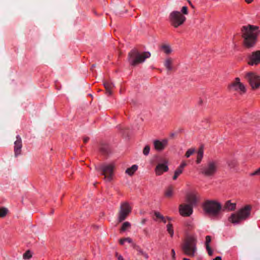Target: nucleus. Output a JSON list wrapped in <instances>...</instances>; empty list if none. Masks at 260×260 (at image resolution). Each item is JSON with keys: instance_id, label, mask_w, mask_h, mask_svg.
<instances>
[{"instance_id": "38", "label": "nucleus", "mask_w": 260, "mask_h": 260, "mask_svg": "<svg viewBox=\"0 0 260 260\" xmlns=\"http://www.w3.org/2000/svg\"><path fill=\"white\" fill-rule=\"evenodd\" d=\"M206 249L209 255H212L213 254V251L210 246H207V247H206Z\"/></svg>"}, {"instance_id": "26", "label": "nucleus", "mask_w": 260, "mask_h": 260, "mask_svg": "<svg viewBox=\"0 0 260 260\" xmlns=\"http://www.w3.org/2000/svg\"><path fill=\"white\" fill-rule=\"evenodd\" d=\"M167 230L170 236L172 237L174 235V230L173 229V225L169 223L167 225Z\"/></svg>"}, {"instance_id": "36", "label": "nucleus", "mask_w": 260, "mask_h": 260, "mask_svg": "<svg viewBox=\"0 0 260 260\" xmlns=\"http://www.w3.org/2000/svg\"><path fill=\"white\" fill-rule=\"evenodd\" d=\"M211 241V238L210 236H207L206 237V246L207 247V246H209V243H210Z\"/></svg>"}, {"instance_id": "39", "label": "nucleus", "mask_w": 260, "mask_h": 260, "mask_svg": "<svg viewBox=\"0 0 260 260\" xmlns=\"http://www.w3.org/2000/svg\"><path fill=\"white\" fill-rule=\"evenodd\" d=\"M143 231L144 234L147 237H150V234L149 233V231L147 229H146V228L144 229Z\"/></svg>"}, {"instance_id": "22", "label": "nucleus", "mask_w": 260, "mask_h": 260, "mask_svg": "<svg viewBox=\"0 0 260 260\" xmlns=\"http://www.w3.org/2000/svg\"><path fill=\"white\" fill-rule=\"evenodd\" d=\"M133 246L138 252L139 254L143 255L146 259L148 258L147 253L144 252L139 246L133 243Z\"/></svg>"}, {"instance_id": "16", "label": "nucleus", "mask_w": 260, "mask_h": 260, "mask_svg": "<svg viewBox=\"0 0 260 260\" xmlns=\"http://www.w3.org/2000/svg\"><path fill=\"white\" fill-rule=\"evenodd\" d=\"M154 146L155 149L157 151L163 150L167 146L168 143L167 140H163L162 141L159 140H155L154 141Z\"/></svg>"}, {"instance_id": "53", "label": "nucleus", "mask_w": 260, "mask_h": 260, "mask_svg": "<svg viewBox=\"0 0 260 260\" xmlns=\"http://www.w3.org/2000/svg\"><path fill=\"white\" fill-rule=\"evenodd\" d=\"M167 219H168V220L169 221H170L171 220V218L169 217H167Z\"/></svg>"}, {"instance_id": "35", "label": "nucleus", "mask_w": 260, "mask_h": 260, "mask_svg": "<svg viewBox=\"0 0 260 260\" xmlns=\"http://www.w3.org/2000/svg\"><path fill=\"white\" fill-rule=\"evenodd\" d=\"M181 12L184 15L188 14V8L186 6H183L181 9Z\"/></svg>"}, {"instance_id": "24", "label": "nucleus", "mask_w": 260, "mask_h": 260, "mask_svg": "<svg viewBox=\"0 0 260 260\" xmlns=\"http://www.w3.org/2000/svg\"><path fill=\"white\" fill-rule=\"evenodd\" d=\"M138 169V166L136 165H133L131 168L127 169L125 171V173L129 175H132Z\"/></svg>"}, {"instance_id": "28", "label": "nucleus", "mask_w": 260, "mask_h": 260, "mask_svg": "<svg viewBox=\"0 0 260 260\" xmlns=\"http://www.w3.org/2000/svg\"><path fill=\"white\" fill-rule=\"evenodd\" d=\"M8 212V210L4 207L0 208V217L3 218L6 216Z\"/></svg>"}, {"instance_id": "52", "label": "nucleus", "mask_w": 260, "mask_h": 260, "mask_svg": "<svg viewBox=\"0 0 260 260\" xmlns=\"http://www.w3.org/2000/svg\"><path fill=\"white\" fill-rule=\"evenodd\" d=\"M188 3H189V5H190L192 7H193V5H192V4H191V2H190V1H188Z\"/></svg>"}, {"instance_id": "30", "label": "nucleus", "mask_w": 260, "mask_h": 260, "mask_svg": "<svg viewBox=\"0 0 260 260\" xmlns=\"http://www.w3.org/2000/svg\"><path fill=\"white\" fill-rule=\"evenodd\" d=\"M127 242L129 243H132V239L128 237V238H124L121 239L119 240V243L121 245H123L124 242Z\"/></svg>"}, {"instance_id": "33", "label": "nucleus", "mask_w": 260, "mask_h": 260, "mask_svg": "<svg viewBox=\"0 0 260 260\" xmlns=\"http://www.w3.org/2000/svg\"><path fill=\"white\" fill-rule=\"evenodd\" d=\"M32 256L30 251L29 250L25 252L23 255V257L24 259H29Z\"/></svg>"}, {"instance_id": "31", "label": "nucleus", "mask_w": 260, "mask_h": 260, "mask_svg": "<svg viewBox=\"0 0 260 260\" xmlns=\"http://www.w3.org/2000/svg\"><path fill=\"white\" fill-rule=\"evenodd\" d=\"M130 226H131V224H130L129 222H128L127 221L124 222L122 224V225L121 228V231H123V232L125 231V230H126Z\"/></svg>"}, {"instance_id": "9", "label": "nucleus", "mask_w": 260, "mask_h": 260, "mask_svg": "<svg viewBox=\"0 0 260 260\" xmlns=\"http://www.w3.org/2000/svg\"><path fill=\"white\" fill-rule=\"evenodd\" d=\"M251 88L253 90L258 88L260 86V76L253 72H248L245 75Z\"/></svg>"}, {"instance_id": "27", "label": "nucleus", "mask_w": 260, "mask_h": 260, "mask_svg": "<svg viewBox=\"0 0 260 260\" xmlns=\"http://www.w3.org/2000/svg\"><path fill=\"white\" fill-rule=\"evenodd\" d=\"M173 188L172 186L168 188L165 192V196L167 197L170 198L173 196Z\"/></svg>"}, {"instance_id": "14", "label": "nucleus", "mask_w": 260, "mask_h": 260, "mask_svg": "<svg viewBox=\"0 0 260 260\" xmlns=\"http://www.w3.org/2000/svg\"><path fill=\"white\" fill-rule=\"evenodd\" d=\"M14 154L16 157L21 154L22 147V140L19 135L16 136V140L14 142Z\"/></svg>"}, {"instance_id": "49", "label": "nucleus", "mask_w": 260, "mask_h": 260, "mask_svg": "<svg viewBox=\"0 0 260 260\" xmlns=\"http://www.w3.org/2000/svg\"><path fill=\"white\" fill-rule=\"evenodd\" d=\"M172 256L173 257H174L175 256V251L174 249H172Z\"/></svg>"}, {"instance_id": "13", "label": "nucleus", "mask_w": 260, "mask_h": 260, "mask_svg": "<svg viewBox=\"0 0 260 260\" xmlns=\"http://www.w3.org/2000/svg\"><path fill=\"white\" fill-rule=\"evenodd\" d=\"M249 65H257L260 63V50L254 51L248 57Z\"/></svg>"}, {"instance_id": "3", "label": "nucleus", "mask_w": 260, "mask_h": 260, "mask_svg": "<svg viewBox=\"0 0 260 260\" xmlns=\"http://www.w3.org/2000/svg\"><path fill=\"white\" fill-rule=\"evenodd\" d=\"M182 249L187 256H194L197 251V239L193 237H188L182 245Z\"/></svg>"}, {"instance_id": "19", "label": "nucleus", "mask_w": 260, "mask_h": 260, "mask_svg": "<svg viewBox=\"0 0 260 260\" xmlns=\"http://www.w3.org/2000/svg\"><path fill=\"white\" fill-rule=\"evenodd\" d=\"M104 86L106 89V93L108 95L112 94V89L114 87L113 83L110 81H105L104 83Z\"/></svg>"}, {"instance_id": "23", "label": "nucleus", "mask_w": 260, "mask_h": 260, "mask_svg": "<svg viewBox=\"0 0 260 260\" xmlns=\"http://www.w3.org/2000/svg\"><path fill=\"white\" fill-rule=\"evenodd\" d=\"M203 153H204V150H203V147L201 146L198 151L197 153V163L200 164L201 161V160L203 156Z\"/></svg>"}, {"instance_id": "48", "label": "nucleus", "mask_w": 260, "mask_h": 260, "mask_svg": "<svg viewBox=\"0 0 260 260\" xmlns=\"http://www.w3.org/2000/svg\"><path fill=\"white\" fill-rule=\"evenodd\" d=\"M213 260H221V257L220 256H217Z\"/></svg>"}, {"instance_id": "5", "label": "nucleus", "mask_w": 260, "mask_h": 260, "mask_svg": "<svg viewBox=\"0 0 260 260\" xmlns=\"http://www.w3.org/2000/svg\"><path fill=\"white\" fill-rule=\"evenodd\" d=\"M251 207L246 205L236 213H233L229 218V221L233 223H238L241 220L247 218L250 214Z\"/></svg>"}, {"instance_id": "6", "label": "nucleus", "mask_w": 260, "mask_h": 260, "mask_svg": "<svg viewBox=\"0 0 260 260\" xmlns=\"http://www.w3.org/2000/svg\"><path fill=\"white\" fill-rule=\"evenodd\" d=\"M218 167L217 161L210 160L201 169V173L206 177H212L216 174Z\"/></svg>"}, {"instance_id": "29", "label": "nucleus", "mask_w": 260, "mask_h": 260, "mask_svg": "<svg viewBox=\"0 0 260 260\" xmlns=\"http://www.w3.org/2000/svg\"><path fill=\"white\" fill-rule=\"evenodd\" d=\"M164 52L167 54H170L172 52V49L169 46L164 45L161 47Z\"/></svg>"}, {"instance_id": "47", "label": "nucleus", "mask_w": 260, "mask_h": 260, "mask_svg": "<svg viewBox=\"0 0 260 260\" xmlns=\"http://www.w3.org/2000/svg\"><path fill=\"white\" fill-rule=\"evenodd\" d=\"M161 220L163 222L166 223L167 222V217L163 216V218H161Z\"/></svg>"}, {"instance_id": "32", "label": "nucleus", "mask_w": 260, "mask_h": 260, "mask_svg": "<svg viewBox=\"0 0 260 260\" xmlns=\"http://www.w3.org/2000/svg\"><path fill=\"white\" fill-rule=\"evenodd\" d=\"M195 152V149L193 148L189 149L185 153V157L188 158L191 155H192Z\"/></svg>"}, {"instance_id": "56", "label": "nucleus", "mask_w": 260, "mask_h": 260, "mask_svg": "<svg viewBox=\"0 0 260 260\" xmlns=\"http://www.w3.org/2000/svg\"><path fill=\"white\" fill-rule=\"evenodd\" d=\"M123 260H124V259Z\"/></svg>"}, {"instance_id": "50", "label": "nucleus", "mask_w": 260, "mask_h": 260, "mask_svg": "<svg viewBox=\"0 0 260 260\" xmlns=\"http://www.w3.org/2000/svg\"><path fill=\"white\" fill-rule=\"evenodd\" d=\"M252 1L253 0H245V2L248 4L251 3Z\"/></svg>"}, {"instance_id": "18", "label": "nucleus", "mask_w": 260, "mask_h": 260, "mask_svg": "<svg viewBox=\"0 0 260 260\" xmlns=\"http://www.w3.org/2000/svg\"><path fill=\"white\" fill-rule=\"evenodd\" d=\"M186 200L188 202V204L191 205L192 207L197 203V197L194 194H188L186 197Z\"/></svg>"}, {"instance_id": "43", "label": "nucleus", "mask_w": 260, "mask_h": 260, "mask_svg": "<svg viewBox=\"0 0 260 260\" xmlns=\"http://www.w3.org/2000/svg\"><path fill=\"white\" fill-rule=\"evenodd\" d=\"M116 256L117 257L118 260H123V258L122 256L120 255H118V253H116Z\"/></svg>"}, {"instance_id": "7", "label": "nucleus", "mask_w": 260, "mask_h": 260, "mask_svg": "<svg viewBox=\"0 0 260 260\" xmlns=\"http://www.w3.org/2000/svg\"><path fill=\"white\" fill-rule=\"evenodd\" d=\"M114 166L112 164H103L99 166L98 170L101 172V174L104 175V179L110 182L112 179Z\"/></svg>"}, {"instance_id": "10", "label": "nucleus", "mask_w": 260, "mask_h": 260, "mask_svg": "<svg viewBox=\"0 0 260 260\" xmlns=\"http://www.w3.org/2000/svg\"><path fill=\"white\" fill-rule=\"evenodd\" d=\"M132 208L127 202H123L121 204L118 215V220L121 222L127 217L131 213Z\"/></svg>"}, {"instance_id": "15", "label": "nucleus", "mask_w": 260, "mask_h": 260, "mask_svg": "<svg viewBox=\"0 0 260 260\" xmlns=\"http://www.w3.org/2000/svg\"><path fill=\"white\" fill-rule=\"evenodd\" d=\"M169 170L168 166L165 164H158L155 169V172L156 175L159 176L164 172H167Z\"/></svg>"}, {"instance_id": "25", "label": "nucleus", "mask_w": 260, "mask_h": 260, "mask_svg": "<svg viewBox=\"0 0 260 260\" xmlns=\"http://www.w3.org/2000/svg\"><path fill=\"white\" fill-rule=\"evenodd\" d=\"M227 164L230 169L234 168L237 165V162L235 159H229L227 160Z\"/></svg>"}, {"instance_id": "17", "label": "nucleus", "mask_w": 260, "mask_h": 260, "mask_svg": "<svg viewBox=\"0 0 260 260\" xmlns=\"http://www.w3.org/2000/svg\"><path fill=\"white\" fill-rule=\"evenodd\" d=\"M173 59L170 57L166 58L165 60L164 65L166 68L168 73L175 70V68L173 66Z\"/></svg>"}, {"instance_id": "46", "label": "nucleus", "mask_w": 260, "mask_h": 260, "mask_svg": "<svg viewBox=\"0 0 260 260\" xmlns=\"http://www.w3.org/2000/svg\"><path fill=\"white\" fill-rule=\"evenodd\" d=\"M178 176H179V175H177V174H176V173H174V176H173V179L174 180H176V179L177 178V177H178Z\"/></svg>"}, {"instance_id": "45", "label": "nucleus", "mask_w": 260, "mask_h": 260, "mask_svg": "<svg viewBox=\"0 0 260 260\" xmlns=\"http://www.w3.org/2000/svg\"><path fill=\"white\" fill-rule=\"evenodd\" d=\"M178 176H179V175H177V174H176V173H174V176H173V179L174 180H176V179L177 178V177H178Z\"/></svg>"}, {"instance_id": "55", "label": "nucleus", "mask_w": 260, "mask_h": 260, "mask_svg": "<svg viewBox=\"0 0 260 260\" xmlns=\"http://www.w3.org/2000/svg\"><path fill=\"white\" fill-rule=\"evenodd\" d=\"M95 67V66H94V64H93V65L92 66V68H93V67Z\"/></svg>"}, {"instance_id": "11", "label": "nucleus", "mask_w": 260, "mask_h": 260, "mask_svg": "<svg viewBox=\"0 0 260 260\" xmlns=\"http://www.w3.org/2000/svg\"><path fill=\"white\" fill-rule=\"evenodd\" d=\"M179 211L182 216H189L193 212V207L187 204H182L179 205Z\"/></svg>"}, {"instance_id": "37", "label": "nucleus", "mask_w": 260, "mask_h": 260, "mask_svg": "<svg viewBox=\"0 0 260 260\" xmlns=\"http://www.w3.org/2000/svg\"><path fill=\"white\" fill-rule=\"evenodd\" d=\"M182 171L183 170L181 168L178 167L175 171V173L179 176L182 173Z\"/></svg>"}, {"instance_id": "42", "label": "nucleus", "mask_w": 260, "mask_h": 260, "mask_svg": "<svg viewBox=\"0 0 260 260\" xmlns=\"http://www.w3.org/2000/svg\"><path fill=\"white\" fill-rule=\"evenodd\" d=\"M186 165L187 164L185 161H183L179 167L183 170V168L186 166Z\"/></svg>"}, {"instance_id": "20", "label": "nucleus", "mask_w": 260, "mask_h": 260, "mask_svg": "<svg viewBox=\"0 0 260 260\" xmlns=\"http://www.w3.org/2000/svg\"><path fill=\"white\" fill-rule=\"evenodd\" d=\"M236 207V204L234 203H231V201H228L225 203L224 206V209H226L228 211L235 210Z\"/></svg>"}, {"instance_id": "8", "label": "nucleus", "mask_w": 260, "mask_h": 260, "mask_svg": "<svg viewBox=\"0 0 260 260\" xmlns=\"http://www.w3.org/2000/svg\"><path fill=\"white\" fill-rule=\"evenodd\" d=\"M171 24L175 27L181 25L186 20V18L179 11H173L169 15Z\"/></svg>"}, {"instance_id": "40", "label": "nucleus", "mask_w": 260, "mask_h": 260, "mask_svg": "<svg viewBox=\"0 0 260 260\" xmlns=\"http://www.w3.org/2000/svg\"><path fill=\"white\" fill-rule=\"evenodd\" d=\"M154 214L156 216V218H159V219H161V218H163V216L160 214L159 212H155L154 213Z\"/></svg>"}, {"instance_id": "44", "label": "nucleus", "mask_w": 260, "mask_h": 260, "mask_svg": "<svg viewBox=\"0 0 260 260\" xmlns=\"http://www.w3.org/2000/svg\"><path fill=\"white\" fill-rule=\"evenodd\" d=\"M89 137H85L83 138V142L84 143H86L89 141Z\"/></svg>"}, {"instance_id": "41", "label": "nucleus", "mask_w": 260, "mask_h": 260, "mask_svg": "<svg viewBox=\"0 0 260 260\" xmlns=\"http://www.w3.org/2000/svg\"><path fill=\"white\" fill-rule=\"evenodd\" d=\"M260 174V168H258L256 171H254V172L252 173L250 175L251 176H254V175H257Z\"/></svg>"}, {"instance_id": "54", "label": "nucleus", "mask_w": 260, "mask_h": 260, "mask_svg": "<svg viewBox=\"0 0 260 260\" xmlns=\"http://www.w3.org/2000/svg\"><path fill=\"white\" fill-rule=\"evenodd\" d=\"M183 260H190V259H188V258H184L183 259Z\"/></svg>"}, {"instance_id": "51", "label": "nucleus", "mask_w": 260, "mask_h": 260, "mask_svg": "<svg viewBox=\"0 0 260 260\" xmlns=\"http://www.w3.org/2000/svg\"><path fill=\"white\" fill-rule=\"evenodd\" d=\"M146 219H143L142 220V224H144L146 222Z\"/></svg>"}, {"instance_id": "4", "label": "nucleus", "mask_w": 260, "mask_h": 260, "mask_svg": "<svg viewBox=\"0 0 260 260\" xmlns=\"http://www.w3.org/2000/svg\"><path fill=\"white\" fill-rule=\"evenodd\" d=\"M204 212L212 216H216L220 212L221 206L220 203L215 201H206L203 205Z\"/></svg>"}, {"instance_id": "1", "label": "nucleus", "mask_w": 260, "mask_h": 260, "mask_svg": "<svg viewBox=\"0 0 260 260\" xmlns=\"http://www.w3.org/2000/svg\"><path fill=\"white\" fill-rule=\"evenodd\" d=\"M258 29L257 26L251 25L243 26L242 27V37L244 39V43L246 47H251L255 45L258 34Z\"/></svg>"}, {"instance_id": "2", "label": "nucleus", "mask_w": 260, "mask_h": 260, "mask_svg": "<svg viewBox=\"0 0 260 260\" xmlns=\"http://www.w3.org/2000/svg\"><path fill=\"white\" fill-rule=\"evenodd\" d=\"M149 52H144L140 53L137 49L132 50L128 54V61L132 66H136L139 63L143 62L146 58H149Z\"/></svg>"}, {"instance_id": "21", "label": "nucleus", "mask_w": 260, "mask_h": 260, "mask_svg": "<svg viewBox=\"0 0 260 260\" xmlns=\"http://www.w3.org/2000/svg\"><path fill=\"white\" fill-rule=\"evenodd\" d=\"M100 151L103 154L106 155L110 152V149L107 144H102L100 147Z\"/></svg>"}, {"instance_id": "12", "label": "nucleus", "mask_w": 260, "mask_h": 260, "mask_svg": "<svg viewBox=\"0 0 260 260\" xmlns=\"http://www.w3.org/2000/svg\"><path fill=\"white\" fill-rule=\"evenodd\" d=\"M229 88L231 90H239L242 92H245L246 90L244 85L240 82V79L238 77L229 85Z\"/></svg>"}, {"instance_id": "34", "label": "nucleus", "mask_w": 260, "mask_h": 260, "mask_svg": "<svg viewBox=\"0 0 260 260\" xmlns=\"http://www.w3.org/2000/svg\"><path fill=\"white\" fill-rule=\"evenodd\" d=\"M150 151V147L148 145L146 146L143 151V153L145 155H147Z\"/></svg>"}]
</instances>
